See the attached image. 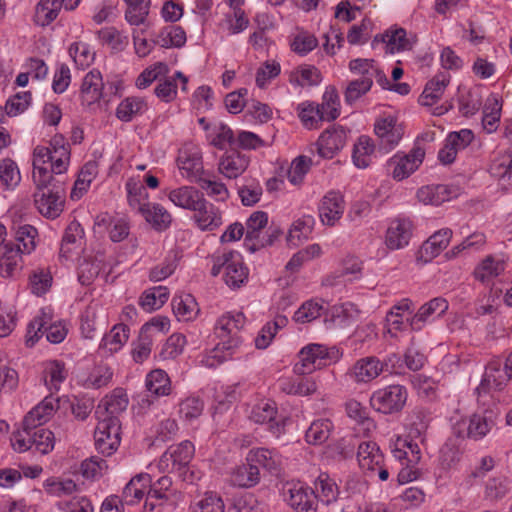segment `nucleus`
I'll return each mask as SVG.
<instances>
[{
    "label": "nucleus",
    "instance_id": "nucleus-1",
    "mask_svg": "<svg viewBox=\"0 0 512 512\" xmlns=\"http://www.w3.org/2000/svg\"><path fill=\"white\" fill-rule=\"evenodd\" d=\"M70 145L63 135H54L49 146L37 145L33 150V173L35 185L45 186L52 180H64L62 175L70 163Z\"/></svg>",
    "mask_w": 512,
    "mask_h": 512
},
{
    "label": "nucleus",
    "instance_id": "nucleus-2",
    "mask_svg": "<svg viewBox=\"0 0 512 512\" xmlns=\"http://www.w3.org/2000/svg\"><path fill=\"white\" fill-rule=\"evenodd\" d=\"M245 324L246 317L242 312H227L220 316L214 327V333L219 342L206 353L202 363L206 367L215 368L232 359L241 347L242 338L239 332Z\"/></svg>",
    "mask_w": 512,
    "mask_h": 512
},
{
    "label": "nucleus",
    "instance_id": "nucleus-3",
    "mask_svg": "<svg viewBox=\"0 0 512 512\" xmlns=\"http://www.w3.org/2000/svg\"><path fill=\"white\" fill-rule=\"evenodd\" d=\"M211 274L218 276L224 270L223 279L232 289L240 288L248 280L249 270L237 251H224L214 255Z\"/></svg>",
    "mask_w": 512,
    "mask_h": 512
},
{
    "label": "nucleus",
    "instance_id": "nucleus-4",
    "mask_svg": "<svg viewBox=\"0 0 512 512\" xmlns=\"http://www.w3.org/2000/svg\"><path fill=\"white\" fill-rule=\"evenodd\" d=\"M36 188L34 203L39 213L48 219L59 217L65 203L64 180H52L45 186L36 185Z\"/></svg>",
    "mask_w": 512,
    "mask_h": 512
},
{
    "label": "nucleus",
    "instance_id": "nucleus-5",
    "mask_svg": "<svg viewBox=\"0 0 512 512\" xmlns=\"http://www.w3.org/2000/svg\"><path fill=\"white\" fill-rule=\"evenodd\" d=\"M339 358L340 352L336 347L309 344L299 352V361L294 365V372L298 375L310 374L336 362Z\"/></svg>",
    "mask_w": 512,
    "mask_h": 512
},
{
    "label": "nucleus",
    "instance_id": "nucleus-6",
    "mask_svg": "<svg viewBox=\"0 0 512 512\" xmlns=\"http://www.w3.org/2000/svg\"><path fill=\"white\" fill-rule=\"evenodd\" d=\"M52 316L50 311L41 309L40 314L37 315L27 327L26 345L34 346L39 338L46 334L48 342L53 344L61 343L67 336L66 325L62 321L52 323Z\"/></svg>",
    "mask_w": 512,
    "mask_h": 512
},
{
    "label": "nucleus",
    "instance_id": "nucleus-7",
    "mask_svg": "<svg viewBox=\"0 0 512 512\" xmlns=\"http://www.w3.org/2000/svg\"><path fill=\"white\" fill-rule=\"evenodd\" d=\"M408 393L406 387L395 384L378 389L370 397L371 406L383 414L400 412L406 401Z\"/></svg>",
    "mask_w": 512,
    "mask_h": 512
},
{
    "label": "nucleus",
    "instance_id": "nucleus-8",
    "mask_svg": "<svg viewBox=\"0 0 512 512\" xmlns=\"http://www.w3.org/2000/svg\"><path fill=\"white\" fill-rule=\"evenodd\" d=\"M95 447L104 456L112 455L120 445V422L117 417L102 418L94 433Z\"/></svg>",
    "mask_w": 512,
    "mask_h": 512
},
{
    "label": "nucleus",
    "instance_id": "nucleus-9",
    "mask_svg": "<svg viewBox=\"0 0 512 512\" xmlns=\"http://www.w3.org/2000/svg\"><path fill=\"white\" fill-rule=\"evenodd\" d=\"M195 453L192 442L185 440L181 443L170 446L161 456L158 467L167 473H178L184 470L191 462Z\"/></svg>",
    "mask_w": 512,
    "mask_h": 512
},
{
    "label": "nucleus",
    "instance_id": "nucleus-10",
    "mask_svg": "<svg viewBox=\"0 0 512 512\" xmlns=\"http://www.w3.org/2000/svg\"><path fill=\"white\" fill-rule=\"evenodd\" d=\"M249 418L256 424L267 425L268 431L277 438L284 433L286 418L278 415L276 404L271 400L255 404Z\"/></svg>",
    "mask_w": 512,
    "mask_h": 512
},
{
    "label": "nucleus",
    "instance_id": "nucleus-11",
    "mask_svg": "<svg viewBox=\"0 0 512 512\" xmlns=\"http://www.w3.org/2000/svg\"><path fill=\"white\" fill-rule=\"evenodd\" d=\"M425 150L420 146H414L407 154L396 153L388 161V167L392 170L393 179L401 181L413 174L422 164Z\"/></svg>",
    "mask_w": 512,
    "mask_h": 512
},
{
    "label": "nucleus",
    "instance_id": "nucleus-12",
    "mask_svg": "<svg viewBox=\"0 0 512 512\" xmlns=\"http://www.w3.org/2000/svg\"><path fill=\"white\" fill-rule=\"evenodd\" d=\"M374 132L378 138V149L383 153L392 151L403 137L404 130L393 116L379 118L375 121Z\"/></svg>",
    "mask_w": 512,
    "mask_h": 512
},
{
    "label": "nucleus",
    "instance_id": "nucleus-13",
    "mask_svg": "<svg viewBox=\"0 0 512 512\" xmlns=\"http://www.w3.org/2000/svg\"><path fill=\"white\" fill-rule=\"evenodd\" d=\"M192 221L201 231H214L223 224V213L206 198L193 210Z\"/></svg>",
    "mask_w": 512,
    "mask_h": 512
},
{
    "label": "nucleus",
    "instance_id": "nucleus-14",
    "mask_svg": "<svg viewBox=\"0 0 512 512\" xmlns=\"http://www.w3.org/2000/svg\"><path fill=\"white\" fill-rule=\"evenodd\" d=\"M512 378L506 369V365L502 367L499 361L490 362L485 369L484 375L480 384L476 387L475 392L478 396V401L481 397L486 396L490 389H501L508 380Z\"/></svg>",
    "mask_w": 512,
    "mask_h": 512
},
{
    "label": "nucleus",
    "instance_id": "nucleus-15",
    "mask_svg": "<svg viewBox=\"0 0 512 512\" xmlns=\"http://www.w3.org/2000/svg\"><path fill=\"white\" fill-rule=\"evenodd\" d=\"M288 505L296 512H316L315 491L302 483L293 484L286 497Z\"/></svg>",
    "mask_w": 512,
    "mask_h": 512
},
{
    "label": "nucleus",
    "instance_id": "nucleus-16",
    "mask_svg": "<svg viewBox=\"0 0 512 512\" xmlns=\"http://www.w3.org/2000/svg\"><path fill=\"white\" fill-rule=\"evenodd\" d=\"M345 209L343 196L336 191L326 193L319 204V217L327 226H334L342 217Z\"/></svg>",
    "mask_w": 512,
    "mask_h": 512
},
{
    "label": "nucleus",
    "instance_id": "nucleus-17",
    "mask_svg": "<svg viewBox=\"0 0 512 512\" xmlns=\"http://www.w3.org/2000/svg\"><path fill=\"white\" fill-rule=\"evenodd\" d=\"M448 309V302L441 297H436L423 304L418 312L409 320L412 330L420 331L427 322L433 321L442 316Z\"/></svg>",
    "mask_w": 512,
    "mask_h": 512
},
{
    "label": "nucleus",
    "instance_id": "nucleus-18",
    "mask_svg": "<svg viewBox=\"0 0 512 512\" xmlns=\"http://www.w3.org/2000/svg\"><path fill=\"white\" fill-rule=\"evenodd\" d=\"M452 234L453 232L449 228L436 231L422 244L418 251L417 259L424 263L433 260L449 245Z\"/></svg>",
    "mask_w": 512,
    "mask_h": 512
},
{
    "label": "nucleus",
    "instance_id": "nucleus-19",
    "mask_svg": "<svg viewBox=\"0 0 512 512\" xmlns=\"http://www.w3.org/2000/svg\"><path fill=\"white\" fill-rule=\"evenodd\" d=\"M179 169L187 179L197 181L203 171L202 156L198 148L185 146L179 151L177 158Z\"/></svg>",
    "mask_w": 512,
    "mask_h": 512
},
{
    "label": "nucleus",
    "instance_id": "nucleus-20",
    "mask_svg": "<svg viewBox=\"0 0 512 512\" xmlns=\"http://www.w3.org/2000/svg\"><path fill=\"white\" fill-rule=\"evenodd\" d=\"M128 403L126 391L122 388H115L100 401L95 414L99 421L102 418L117 417L118 414L126 410Z\"/></svg>",
    "mask_w": 512,
    "mask_h": 512
},
{
    "label": "nucleus",
    "instance_id": "nucleus-21",
    "mask_svg": "<svg viewBox=\"0 0 512 512\" xmlns=\"http://www.w3.org/2000/svg\"><path fill=\"white\" fill-rule=\"evenodd\" d=\"M413 224L406 218L393 220L386 232L385 243L389 249H402L409 244L412 236Z\"/></svg>",
    "mask_w": 512,
    "mask_h": 512
},
{
    "label": "nucleus",
    "instance_id": "nucleus-22",
    "mask_svg": "<svg viewBox=\"0 0 512 512\" xmlns=\"http://www.w3.org/2000/svg\"><path fill=\"white\" fill-rule=\"evenodd\" d=\"M346 143L343 129L325 130L316 142L317 153L321 158L332 159Z\"/></svg>",
    "mask_w": 512,
    "mask_h": 512
},
{
    "label": "nucleus",
    "instance_id": "nucleus-23",
    "mask_svg": "<svg viewBox=\"0 0 512 512\" xmlns=\"http://www.w3.org/2000/svg\"><path fill=\"white\" fill-rule=\"evenodd\" d=\"M381 41L386 44L388 52L394 54L401 51L411 50L416 43L414 35H407L403 28H390L381 35H376L374 42Z\"/></svg>",
    "mask_w": 512,
    "mask_h": 512
},
{
    "label": "nucleus",
    "instance_id": "nucleus-24",
    "mask_svg": "<svg viewBox=\"0 0 512 512\" xmlns=\"http://www.w3.org/2000/svg\"><path fill=\"white\" fill-rule=\"evenodd\" d=\"M22 254L12 241L0 246V275L3 278H15L22 269Z\"/></svg>",
    "mask_w": 512,
    "mask_h": 512
},
{
    "label": "nucleus",
    "instance_id": "nucleus-25",
    "mask_svg": "<svg viewBox=\"0 0 512 512\" xmlns=\"http://www.w3.org/2000/svg\"><path fill=\"white\" fill-rule=\"evenodd\" d=\"M349 69L356 75H366L367 78H370L371 86L375 79L383 89H391L390 81L373 59H353L349 62Z\"/></svg>",
    "mask_w": 512,
    "mask_h": 512
},
{
    "label": "nucleus",
    "instance_id": "nucleus-26",
    "mask_svg": "<svg viewBox=\"0 0 512 512\" xmlns=\"http://www.w3.org/2000/svg\"><path fill=\"white\" fill-rule=\"evenodd\" d=\"M497 414L493 410L485 409L474 413L466 429L468 438L479 440L485 437L496 425Z\"/></svg>",
    "mask_w": 512,
    "mask_h": 512
},
{
    "label": "nucleus",
    "instance_id": "nucleus-27",
    "mask_svg": "<svg viewBox=\"0 0 512 512\" xmlns=\"http://www.w3.org/2000/svg\"><path fill=\"white\" fill-rule=\"evenodd\" d=\"M246 461H251L258 468L260 466L270 473L277 474L280 471L283 459L276 449L261 447L250 450Z\"/></svg>",
    "mask_w": 512,
    "mask_h": 512
},
{
    "label": "nucleus",
    "instance_id": "nucleus-28",
    "mask_svg": "<svg viewBox=\"0 0 512 512\" xmlns=\"http://www.w3.org/2000/svg\"><path fill=\"white\" fill-rule=\"evenodd\" d=\"M451 75L444 71L437 73L429 80L419 97V103L423 106H433L442 97L446 87L450 83Z\"/></svg>",
    "mask_w": 512,
    "mask_h": 512
},
{
    "label": "nucleus",
    "instance_id": "nucleus-29",
    "mask_svg": "<svg viewBox=\"0 0 512 512\" xmlns=\"http://www.w3.org/2000/svg\"><path fill=\"white\" fill-rule=\"evenodd\" d=\"M168 198L175 206L193 212L205 196L196 187L185 185L171 190Z\"/></svg>",
    "mask_w": 512,
    "mask_h": 512
},
{
    "label": "nucleus",
    "instance_id": "nucleus-30",
    "mask_svg": "<svg viewBox=\"0 0 512 512\" xmlns=\"http://www.w3.org/2000/svg\"><path fill=\"white\" fill-rule=\"evenodd\" d=\"M55 411V399L45 397L42 402L31 409L24 417L25 429L43 428L42 425L50 420Z\"/></svg>",
    "mask_w": 512,
    "mask_h": 512
},
{
    "label": "nucleus",
    "instance_id": "nucleus-31",
    "mask_svg": "<svg viewBox=\"0 0 512 512\" xmlns=\"http://www.w3.org/2000/svg\"><path fill=\"white\" fill-rule=\"evenodd\" d=\"M151 477L149 474H138L134 476L124 487L121 495V508L123 504L135 505L139 503L150 486Z\"/></svg>",
    "mask_w": 512,
    "mask_h": 512
},
{
    "label": "nucleus",
    "instance_id": "nucleus-32",
    "mask_svg": "<svg viewBox=\"0 0 512 512\" xmlns=\"http://www.w3.org/2000/svg\"><path fill=\"white\" fill-rule=\"evenodd\" d=\"M299 118L307 127H313L318 121H331L339 116L337 108H333L330 113H326L325 105H314L304 102L298 105Z\"/></svg>",
    "mask_w": 512,
    "mask_h": 512
},
{
    "label": "nucleus",
    "instance_id": "nucleus-33",
    "mask_svg": "<svg viewBox=\"0 0 512 512\" xmlns=\"http://www.w3.org/2000/svg\"><path fill=\"white\" fill-rule=\"evenodd\" d=\"M357 460L363 470L374 473L384 462V456L376 442L364 441L358 446Z\"/></svg>",
    "mask_w": 512,
    "mask_h": 512
},
{
    "label": "nucleus",
    "instance_id": "nucleus-34",
    "mask_svg": "<svg viewBox=\"0 0 512 512\" xmlns=\"http://www.w3.org/2000/svg\"><path fill=\"white\" fill-rule=\"evenodd\" d=\"M506 269L504 259L494 255L486 256L475 268L474 277L476 280L488 284L494 278L500 276Z\"/></svg>",
    "mask_w": 512,
    "mask_h": 512
},
{
    "label": "nucleus",
    "instance_id": "nucleus-35",
    "mask_svg": "<svg viewBox=\"0 0 512 512\" xmlns=\"http://www.w3.org/2000/svg\"><path fill=\"white\" fill-rule=\"evenodd\" d=\"M103 79L101 73L93 69L89 71L83 78L81 84V98L82 102L91 105L98 102L102 97Z\"/></svg>",
    "mask_w": 512,
    "mask_h": 512
},
{
    "label": "nucleus",
    "instance_id": "nucleus-36",
    "mask_svg": "<svg viewBox=\"0 0 512 512\" xmlns=\"http://www.w3.org/2000/svg\"><path fill=\"white\" fill-rule=\"evenodd\" d=\"M249 158L238 151L226 153L218 164L219 172L226 178L235 179L248 167Z\"/></svg>",
    "mask_w": 512,
    "mask_h": 512
},
{
    "label": "nucleus",
    "instance_id": "nucleus-37",
    "mask_svg": "<svg viewBox=\"0 0 512 512\" xmlns=\"http://www.w3.org/2000/svg\"><path fill=\"white\" fill-rule=\"evenodd\" d=\"M384 371L382 362L376 357H366L358 360L351 369V375L357 382H369Z\"/></svg>",
    "mask_w": 512,
    "mask_h": 512
},
{
    "label": "nucleus",
    "instance_id": "nucleus-38",
    "mask_svg": "<svg viewBox=\"0 0 512 512\" xmlns=\"http://www.w3.org/2000/svg\"><path fill=\"white\" fill-rule=\"evenodd\" d=\"M172 309L176 318L183 322L194 320L199 313L198 304L189 293L176 294L172 299Z\"/></svg>",
    "mask_w": 512,
    "mask_h": 512
},
{
    "label": "nucleus",
    "instance_id": "nucleus-39",
    "mask_svg": "<svg viewBox=\"0 0 512 512\" xmlns=\"http://www.w3.org/2000/svg\"><path fill=\"white\" fill-rule=\"evenodd\" d=\"M141 215L157 231H164L171 225V214L158 203H147L141 208Z\"/></svg>",
    "mask_w": 512,
    "mask_h": 512
},
{
    "label": "nucleus",
    "instance_id": "nucleus-40",
    "mask_svg": "<svg viewBox=\"0 0 512 512\" xmlns=\"http://www.w3.org/2000/svg\"><path fill=\"white\" fill-rule=\"evenodd\" d=\"M147 109V102L143 97H126L118 104L116 117L123 122H130L134 117L143 115Z\"/></svg>",
    "mask_w": 512,
    "mask_h": 512
},
{
    "label": "nucleus",
    "instance_id": "nucleus-41",
    "mask_svg": "<svg viewBox=\"0 0 512 512\" xmlns=\"http://www.w3.org/2000/svg\"><path fill=\"white\" fill-rule=\"evenodd\" d=\"M14 242L15 248H19V252L24 254L32 253L36 248V238L38 236L37 229L30 224L14 225Z\"/></svg>",
    "mask_w": 512,
    "mask_h": 512
},
{
    "label": "nucleus",
    "instance_id": "nucleus-42",
    "mask_svg": "<svg viewBox=\"0 0 512 512\" xmlns=\"http://www.w3.org/2000/svg\"><path fill=\"white\" fill-rule=\"evenodd\" d=\"M145 387L151 395L156 397L168 396L172 391L170 377L162 369H154L146 375Z\"/></svg>",
    "mask_w": 512,
    "mask_h": 512
},
{
    "label": "nucleus",
    "instance_id": "nucleus-43",
    "mask_svg": "<svg viewBox=\"0 0 512 512\" xmlns=\"http://www.w3.org/2000/svg\"><path fill=\"white\" fill-rule=\"evenodd\" d=\"M260 481L259 468L251 461L237 466L231 473V483L241 488H250Z\"/></svg>",
    "mask_w": 512,
    "mask_h": 512
},
{
    "label": "nucleus",
    "instance_id": "nucleus-44",
    "mask_svg": "<svg viewBox=\"0 0 512 512\" xmlns=\"http://www.w3.org/2000/svg\"><path fill=\"white\" fill-rule=\"evenodd\" d=\"M321 73L313 65H300L289 73L288 81L295 87L316 86L321 82Z\"/></svg>",
    "mask_w": 512,
    "mask_h": 512
},
{
    "label": "nucleus",
    "instance_id": "nucleus-45",
    "mask_svg": "<svg viewBox=\"0 0 512 512\" xmlns=\"http://www.w3.org/2000/svg\"><path fill=\"white\" fill-rule=\"evenodd\" d=\"M502 104L496 94L490 95L483 108L482 125L487 133H493L497 130L501 117Z\"/></svg>",
    "mask_w": 512,
    "mask_h": 512
},
{
    "label": "nucleus",
    "instance_id": "nucleus-46",
    "mask_svg": "<svg viewBox=\"0 0 512 512\" xmlns=\"http://www.w3.org/2000/svg\"><path fill=\"white\" fill-rule=\"evenodd\" d=\"M130 328L123 324H116L109 333L105 334L101 340L100 348L107 349L110 353L119 351L128 341Z\"/></svg>",
    "mask_w": 512,
    "mask_h": 512
},
{
    "label": "nucleus",
    "instance_id": "nucleus-47",
    "mask_svg": "<svg viewBox=\"0 0 512 512\" xmlns=\"http://www.w3.org/2000/svg\"><path fill=\"white\" fill-rule=\"evenodd\" d=\"M84 236V230L77 221H72L66 227L62 237L59 255L61 258L68 259L73 250L77 248L79 242Z\"/></svg>",
    "mask_w": 512,
    "mask_h": 512
},
{
    "label": "nucleus",
    "instance_id": "nucleus-48",
    "mask_svg": "<svg viewBox=\"0 0 512 512\" xmlns=\"http://www.w3.org/2000/svg\"><path fill=\"white\" fill-rule=\"evenodd\" d=\"M104 268L102 255L84 258L78 265V280L82 285H89Z\"/></svg>",
    "mask_w": 512,
    "mask_h": 512
},
{
    "label": "nucleus",
    "instance_id": "nucleus-49",
    "mask_svg": "<svg viewBox=\"0 0 512 512\" xmlns=\"http://www.w3.org/2000/svg\"><path fill=\"white\" fill-rule=\"evenodd\" d=\"M66 376L67 371L62 361L51 360L44 363L43 381L49 390H58Z\"/></svg>",
    "mask_w": 512,
    "mask_h": 512
},
{
    "label": "nucleus",
    "instance_id": "nucleus-50",
    "mask_svg": "<svg viewBox=\"0 0 512 512\" xmlns=\"http://www.w3.org/2000/svg\"><path fill=\"white\" fill-rule=\"evenodd\" d=\"M333 428V423L329 419L314 420L306 430L305 439L309 444L321 445L329 439Z\"/></svg>",
    "mask_w": 512,
    "mask_h": 512
},
{
    "label": "nucleus",
    "instance_id": "nucleus-51",
    "mask_svg": "<svg viewBox=\"0 0 512 512\" xmlns=\"http://www.w3.org/2000/svg\"><path fill=\"white\" fill-rule=\"evenodd\" d=\"M113 374V370L109 365L105 363L97 364L83 380V386L88 389L106 387L111 383Z\"/></svg>",
    "mask_w": 512,
    "mask_h": 512
},
{
    "label": "nucleus",
    "instance_id": "nucleus-52",
    "mask_svg": "<svg viewBox=\"0 0 512 512\" xmlns=\"http://www.w3.org/2000/svg\"><path fill=\"white\" fill-rule=\"evenodd\" d=\"M279 387L280 390L286 394L298 396L311 395L317 389L316 383L309 378H285L280 380Z\"/></svg>",
    "mask_w": 512,
    "mask_h": 512
},
{
    "label": "nucleus",
    "instance_id": "nucleus-53",
    "mask_svg": "<svg viewBox=\"0 0 512 512\" xmlns=\"http://www.w3.org/2000/svg\"><path fill=\"white\" fill-rule=\"evenodd\" d=\"M58 0H40L35 7L34 22L42 27L52 23L61 11Z\"/></svg>",
    "mask_w": 512,
    "mask_h": 512
},
{
    "label": "nucleus",
    "instance_id": "nucleus-54",
    "mask_svg": "<svg viewBox=\"0 0 512 512\" xmlns=\"http://www.w3.org/2000/svg\"><path fill=\"white\" fill-rule=\"evenodd\" d=\"M375 151V144L373 140L362 135L358 138V141L354 144L353 149V162L358 168H366L370 165L372 155Z\"/></svg>",
    "mask_w": 512,
    "mask_h": 512
},
{
    "label": "nucleus",
    "instance_id": "nucleus-55",
    "mask_svg": "<svg viewBox=\"0 0 512 512\" xmlns=\"http://www.w3.org/2000/svg\"><path fill=\"white\" fill-rule=\"evenodd\" d=\"M169 292L164 286H157L144 291L139 305L147 312L160 309L168 300Z\"/></svg>",
    "mask_w": 512,
    "mask_h": 512
},
{
    "label": "nucleus",
    "instance_id": "nucleus-56",
    "mask_svg": "<svg viewBox=\"0 0 512 512\" xmlns=\"http://www.w3.org/2000/svg\"><path fill=\"white\" fill-rule=\"evenodd\" d=\"M490 173L503 186L512 185V153H504L490 165Z\"/></svg>",
    "mask_w": 512,
    "mask_h": 512
},
{
    "label": "nucleus",
    "instance_id": "nucleus-57",
    "mask_svg": "<svg viewBox=\"0 0 512 512\" xmlns=\"http://www.w3.org/2000/svg\"><path fill=\"white\" fill-rule=\"evenodd\" d=\"M316 500L319 499L325 505L334 503L339 495L336 483L327 475L320 474L315 481Z\"/></svg>",
    "mask_w": 512,
    "mask_h": 512
},
{
    "label": "nucleus",
    "instance_id": "nucleus-58",
    "mask_svg": "<svg viewBox=\"0 0 512 512\" xmlns=\"http://www.w3.org/2000/svg\"><path fill=\"white\" fill-rule=\"evenodd\" d=\"M126 4L125 19L130 25H141L147 19L150 0H124Z\"/></svg>",
    "mask_w": 512,
    "mask_h": 512
},
{
    "label": "nucleus",
    "instance_id": "nucleus-59",
    "mask_svg": "<svg viewBox=\"0 0 512 512\" xmlns=\"http://www.w3.org/2000/svg\"><path fill=\"white\" fill-rule=\"evenodd\" d=\"M155 43L165 48H180L186 43V33L180 26H168L158 33Z\"/></svg>",
    "mask_w": 512,
    "mask_h": 512
},
{
    "label": "nucleus",
    "instance_id": "nucleus-60",
    "mask_svg": "<svg viewBox=\"0 0 512 512\" xmlns=\"http://www.w3.org/2000/svg\"><path fill=\"white\" fill-rule=\"evenodd\" d=\"M169 73V67L164 62H156L153 65L145 68L139 76L136 78L135 86L138 89H146L154 81L159 80L162 77H166Z\"/></svg>",
    "mask_w": 512,
    "mask_h": 512
},
{
    "label": "nucleus",
    "instance_id": "nucleus-61",
    "mask_svg": "<svg viewBox=\"0 0 512 512\" xmlns=\"http://www.w3.org/2000/svg\"><path fill=\"white\" fill-rule=\"evenodd\" d=\"M268 214L264 211H255L246 221V237L245 245L251 252L256 251L255 245L249 246L248 242L255 240L259 236V232L267 225Z\"/></svg>",
    "mask_w": 512,
    "mask_h": 512
},
{
    "label": "nucleus",
    "instance_id": "nucleus-62",
    "mask_svg": "<svg viewBox=\"0 0 512 512\" xmlns=\"http://www.w3.org/2000/svg\"><path fill=\"white\" fill-rule=\"evenodd\" d=\"M30 442L32 443V449L45 455L54 449L55 436L47 428L31 429Z\"/></svg>",
    "mask_w": 512,
    "mask_h": 512
},
{
    "label": "nucleus",
    "instance_id": "nucleus-63",
    "mask_svg": "<svg viewBox=\"0 0 512 512\" xmlns=\"http://www.w3.org/2000/svg\"><path fill=\"white\" fill-rule=\"evenodd\" d=\"M509 490L510 481L506 477H491L485 482L484 498L488 501L495 502L505 497Z\"/></svg>",
    "mask_w": 512,
    "mask_h": 512
},
{
    "label": "nucleus",
    "instance_id": "nucleus-64",
    "mask_svg": "<svg viewBox=\"0 0 512 512\" xmlns=\"http://www.w3.org/2000/svg\"><path fill=\"white\" fill-rule=\"evenodd\" d=\"M359 77L351 80L344 92L345 102L349 105L354 104L358 99L371 89L370 78L366 75H358Z\"/></svg>",
    "mask_w": 512,
    "mask_h": 512
}]
</instances>
